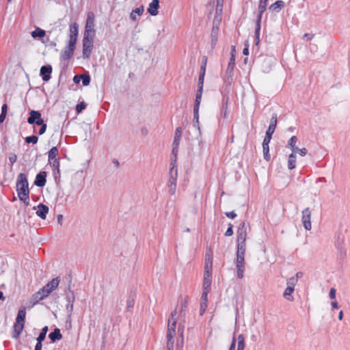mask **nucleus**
Returning a JSON list of instances; mask_svg holds the SVG:
<instances>
[{"label":"nucleus","instance_id":"nucleus-28","mask_svg":"<svg viewBox=\"0 0 350 350\" xmlns=\"http://www.w3.org/2000/svg\"><path fill=\"white\" fill-rule=\"evenodd\" d=\"M144 8L143 5H141L138 8H136L135 9H134L132 12L130 14V18L133 21H136V15H139V16H141L143 13H144Z\"/></svg>","mask_w":350,"mask_h":350},{"label":"nucleus","instance_id":"nucleus-53","mask_svg":"<svg viewBox=\"0 0 350 350\" xmlns=\"http://www.w3.org/2000/svg\"><path fill=\"white\" fill-rule=\"evenodd\" d=\"M18 198L20 200L23 201L26 206L29 205V194L26 195L25 197L22 196Z\"/></svg>","mask_w":350,"mask_h":350},{"label":"nucleus","instance_id":"nucleus-31","mask_svg":"<svg viewBox=\"0 0 350 350\" xmlns=\"http://www.w3.org/2000/svg\"><path fill=\"white\" fill-rule=\"evenodd\" d=\"M188 305V301L187 299H185L184 302L180 306V309L178 314V317L180 318V319L185 322V309L187 308Z\"/></svg>","mask_w":350,"mask_h":350},{"label":"nucleus","instance_id":"nucleus-23","mask_svg":"<svg viewBox=\"0 0 350 350\" xmlns=\"http://www.w3.org/2000/svg\"><path fill=\"white\" fill-rule=\"evenodd\" d=\"M41 116V113L39 111L31 110L29 116L27 118V122L29 124H33L37 120L42 118Z\"/></svg>","mask_w":350,"mask_h":350},{"label":"nucleus","instance_id":"nucleus-56","mask_svg":"<svg viewBox=\"0 0 350 350\" xmlns=\"http://www.w3.org/2000/svg\"><path fill=\"white\" fill-rule=\"evenodd\" d=\"M134 306V299L131 297H129V298L127 300V308H133Z\"/></svg>","mask_w":350,"mask_h":350},{"label":"nucleus","instance_id":"nucleus-52","mask_svg":"<svg viewBox=\"0 0 350 350\" xmlns=\"http://www.w3.org/2000/svg\"><path fill=\"white\" fill-rule=\"evenodd\" d=\"M272 135L265 134V137L264 138L262 146H269V144L271 139Z\"/></svg>","mask_w":350,"mask_h":350},{"label":"nucleus","instance_id":"nucleus-54","mask_svg":"<svg viewBox=\"0 0 350 350\" xmlns=\"http://www.w3.org/2000/svg\"><path fill=\"white\" fill-rule=\"evenodd\" d=\"M232 228H233L232 225L230 224H229V227L228 228L227 230L225 232V235L226 236L230 237V236H232L233 234Z\"/></svg>","mask_w":350,"mask_h":350},{"label":"nucleus","instance_id":"nucleus-8","mask_svg":"<svg viewBox=\"0 0 350 350\" xmlns=\"http://www.w3.org/2000/svg\"><path fill=\"white\" fill-rule=\"evenodd\" d=\"M94 18H95V15H94V12H89L88 13L86 24H85V33H84L85 36H86L88 34L94 36V33H95Z\"/></svg>","mask_w":350,"mask_h":350},{"label":"nucleus","instance_id":"nucleus-39","mask_svg":"<svg viewBox=\"0 0 350 350\" xmlns=\"http://www.w3.org/2000/svg\"><path fill=\"white\" fill-rule=\"evenodd\" d=\"M260 24L256 23L255 25V41L256 44H258L260 41Z\"/></svg>","mask_w":350,"mask_h":350},{"label":"nucleus","instance_id":"nucleus-5","mask_svg":"<svg viewBox=\"0 0 350 350\" xmlns=\"http://www.w3.org/2000/svg\"><path fill=\"white\" fill-rule=\"evenodd\" d=\"M16 191L18 198L25 197L26 195L29 194L27 178L23 173H20L17 176Z\"/></svg>","mask_w":350,"mask_h":350},{"label":"nucleus","instance_id":"nucleus-59","mask_svg":"<svg viewBox=\"0 0 350 350\" xmlns=\"http://www.w3.org/2000/svg\"><path fill=\"white\" fill-rule=\"evenodd\" d=\"M329 298L333 299L336 298V290L334 288H332L329 294Z\"/></svg>","mask_w":350,"mask_h":350},{"label":"nucleus","instance_id":"nucleus-7","mask_svg":"<svg viewBox=\"0 0 350 350\" xmlns=\"http://www.w3.org/2000/svg\"><path fill=\"white\" fill-rule=\"evenodd\" d=\"M94 35H86L83 38V57L90 58L93 49Z\"/></svg>","mask_w":350,"mask_h":350},{"label":"nucleus","instance_id":"nucleus-47","mask_svg":"<svg viewBox=\"0 0 350 350\" xmlns=\"http://www.w3.org/2000/svg\"><path fill=\"white\" fill-rule=\"evenodd\" d=\"M172 146H173V148H172V153L174 155V159H172L171 163H172L174 165H176L175 163L176 161V155H177V153H178V146H176V145H173V144H172Z\"/></svg>","mask_w":350,"mask_h":350},{"label":"nucleus","instance_id":"nucleus-41","mask_svg":"<svg viewBox=\"0 0 350 350\" xmlns=\"http://www.w3.org/2000/svg\"><path fill=\"white\" fill-rule=\"evenodd\" d=\"M48 329H49L48 327L47 326H44L42 329L41 332L40 333L38 337L37 338V340L44 341L45 338H46V333L48 332Z\"/></svg>","mask_w":350,"mask_h":350},{"label":"nucleus","instance_id":"nucleus-61","mask_svg":"<svg viewBox=\"0 0 350 350\" xmlns=\"http://www.w3.org/2000/svg\"><path fill=\"white\" fill-rule=\"evenodd\" d=\"M245 347V342H238L237 350H244Z\"/></svg>","mask_w":350,"mask_h":350},{"label":"nucleus","instance_id":"nucleus-36","mask_svg":"<svg viewBox=\"0 0 350 350\" xmlns=\"http://www.w3.org/2000/svg\"><path fill=\"white\" fill-rule=\"evenodd\" d=\"M293 291L294 288H293L292 287L287 286L283 294L284 297L288 301H293V297L291 295Z\"/></svg>","mask_w":350,"mask_h":350},{"label":"nucleus","instance_id":"nucleus-29","mask_svg":"<svg viewBox=\"0 0 350 350\" xmlns=\"http://www.w3.org/2000/svg\"><path fill=\"white\" fill-rule=\"evenodd\" d=\"M218 32H219V27L217 25H213L212 30H211V42L213 45H215L217 41L218 38Z\"/></svg>","mask_w":350,"mask_h":350},{"label":"nucleus","instance_id":"nucleus-26","mask_svg":"<svg viewBox=\"0 0 350 350\" xmlns=\"http://www.w3.org/2000/svg\"><path fill=\"white\" fill-rule=\"evenodd\" d=\"M45 297H46L44 293L42 292V291L40 289L37 293H34L31 297V302L33 305L36 304L40 301L44 299Z\"/></svg>","mask_w":350,"mask_h":350},{"label":"nucleus","instance_id":"nucleus-11","mask_svg":"<svg viewBox=\"0 0 350 350\" xmlns=\"http://www.w3.org/2000/svg\"><path fill=\"white\" fill-rule=\"evenodd\" d=\"M235 66V55L232 54L230 55V58L227 66V69L226 70V76L227 77V80L230 81L232 80V77L234 75V68Z\"/></svg>","mask_w":350,"mask_h":350},{"label":"nucleus","instance_id":"nucleus-22","mask_svg":"<svg viewBox=\"0 0 350 350\" xmlns=\"http://www.w3.org/2000/svg\"><path fill=\"white\" fill-rule=\"evenodd\" d=\"M49 207L44 204H39L38 205V210L36 211V215L40 217L42 219H45L46 217V214L49 213Z\"/></svg>","mask_w":350,"mask_h":350},{"label":"nucleus","instance_id":"nucleus-9","mask_svg":"<svg viewBox=\"0 0 350 350\" xmlns=\"http://www.w3.org/2000/svg\"><path fill=\"white\" fill-rule=\"evenodd\" d=\"M76 44L68 42V45L61 53V59L63 60H68L73 56Z\"/></svg>","mask_w":350,"mask_h":350},{"label":"nucleus","instance_id":"nucleus-57","mask_svg":"<svg viewBox=\"0 0 350 350\" xmlns=\"http://www.w3.org/2000/svg\"><path fill=\"white\" fill-rule=\"evenodd\" d=\"M46 128H47L46 124L42 125L40 129L38 131V134L40 135H43L46 132Z\"/></svg>","mask_w":350,"mask_h":350},{"label":"nucleus","instance_id":"nucleus-63","mask_svg":"<svg viewBox=\"0 0 350 350\" xmlns=\"http://www.w3.org/2000/svg\"><path fill=\"white\" fill-rule=\"evenodd\" d=\"M42 342L40 340H37V344L35 347V350H41L42 349Z\"/></svg>","mask_w":350,"mask_h":350},{"label":"nucleus","instance_id":"nucleus-60","mask_svg":"<svg viewBox=\"0 0 350 350\" xmlns=\"http://www.w3.org/2000/svg\"><path fill=\"white\" fill-rule=\"evenodd\" d=\"M235 345H236V338L234 336L232 340V342L230 344L229 350H235Z\"/></svg>","mask_w":350,"mask_h":350},{"label":"nucleus","instance_id":"nucleus-49","mask_svg":"<svg viewBox=\"0 0 350 350\" xmlns=\"http://www.w3.org/2000/svg\"><path fill=\"white\" fill-rule=\"evenodd\" d=\"M206 62H207V58L206 57L204 56L202 57V62L200 66V71L205 72H206Z\"/></svg>","mask_w":350,"mask_h":350},{"label":"nucleus","instance_id":"nucleus-18","mask_svg":"<svg viewBox=\"0 0 350 350\" xmlns=\"http://www.w3.org/2000/svg\"><path fill=\"white\" fill-rule=\"evenodd\" d=\"M70 34L68 42L76 44L78 36V25L76 23L70 26Z\"/></svg>","mask_w":350,"mask_h":350},{"label":"nucleus","instance_id":"nucleus-12","mask_svg":"<svg viewBox=\"0 0 350 350\" xmlns=\"http://www.w3.org/2000/svg\"><path fill=\"white\" fill-rule=\"evenodd\" d=\"M247 227L245 223L243 221L240 224L239 229L237 230V241L245 242L247 239Z\"/></svg>","mask_w":350,"mask_h":350},{"label":"nucleus","instance_id":"nucleus-64","mask_svg":"<svg viewBox=\"0 0 350 350\" xmlns=\"http://www.w3.org/2000/svg\"><path fill=\"white\" fill-rule=\"evenodd\" d=\"M81 81V75H75L74 77H73V81L75 83H79Z\"/></svg>","mask_w":350,"mask_h":350},{"label":"nucleus","instance_id":"nucleus-58","mask_svg":"<svg viewBox=\"0 0 350 350\" xmlns=\"http://www.w3.org/2000/svg\"><path fill=\"white\" fill-rule=\"evenodd\" d=\"M17 160V156L15 154H12L9 157V161L11 164H14Z\"/></svg>","mask_w":350,"mask_h":350},{"label":"nucleus","instance_id":"nucleus-20","mask_svg":"<svg viewBox=\"0 0 350 350\" xmlns=\"http://www.w3.org/2000/svg\"><path fill=\"white\" fill-rule=\"evenodd\" d=\"M204 75L205 72L200 71V74L198 78V90L196 95V98H202Z\"/></svg>","mask_w":350,"mask_h":350},{"label":"nucleus","instance_id":"nucleus-32","mask_svg":"<svg viewBox=\"0 0 350 350\" xmlns=\"http://www.w3.org/2000/svg\"><path fill=\"white\" fill-rule=\"evenodd\" d=\"M58 154V148L56 146L52 147L48 152L49 161H51L52 159H57Z\"/></svg>","mask_w":350,"mask_h":350},{"label":"nucleus","instance_id":"nucleus-48","mask_svg":"<svg viewBox=\"0 0 350 350\" xmlns=\"http://www.w3.org/2000/svg\"><path fill=\"white\" fill-rule=\"evenodd\" d=\"M297 282V278L292 277L288 280L287 286L292 287L293 288L295 289V286L296 285Z\"/></svg>","mask_w":350,"mask_h":350},{"label":"nucleus","instance_id":"nucleus-17","mask_svg":"<svg viewBox=\"0 0 350 350\" xmlns=\"http://www.w3.org/2000/svg\"><path fill=\"white\" fill-rule=\"evenodd\" d=\"M68 291H69L70 292L71 296L67 295V297H66V299H67L68 303H67V304L66 306V310H67L68 312H69L70 314L72 313V310H73V306H74V302H75V297L74 292L70 291V285L68 287Z\"/></svg>","mask_w":350,"mask_h":350},{"label":"nucleus","instance_id":"nucleus-45","mask_svg":"<svg viewBox=\"0 0 350 350\" xmlns=\"http://www.w3.org/2000/svg\"><path fill=\"white\" fill-rule=\"evenodd\" d=\"M25 141L27 144H36L38 141V137L36 135H31L26 137Z\"/></svg>","mask_w":350,"mask_h":350},{"label":"nucleus","instance_id":"nucleus-42","mask_svg":"<svg viewBox=\"0 0 350 350\" xmlns=\"http://www.w3.org/2000/svg\"><path fill=\"white\" fill-rule=\"evenodd\" d=\"M81 80L84 86H87L90 83V77L88 74L81 75Z\"/></svg>","mask_w":350,"mask_h":350},{"label":"nucleus","instance_id":"nucleus-40","mask_svg":"<svg viewBox=\"0 0 350 350\" xmlns=\"http://www.w3.org/2000/svg\"><path fill=\"white\" fill-rule=\"evenodd\" d=\"M60 282V278L59 277H57L55 278H53L51 281H50L48 284L52 288V289L55 290Z\"/></svg>","mask_w":350,"mask_h":350},{"label":"nucleus","instance_id":"nucleus-13","mask_svg":"<svg viewBox=\"0 0 350 350\" xmlns=\"http://www.w3.org/2000/svg\"><path fill=\"white\" fill-rule=\"evenodd\" d=\"M202 98H196L195 100V105L193 107V126L200 129L199 127V109Z\"/></svg>","mask_w":350,"mask_h":350},{"label":"nucleus","instance_id":"nucleus-24","mask_svg":"<svg viewBox=\"0 0 350 350\" xmlns=\"http://www.w3.org/2000/svg\"><path fill=\"white\" fill-rule=\"evenodd\" d=\"M277 124V115L275 113L272 116L269 126L266 131L267 135H272L275 130Z\"/></svg>","mask_w":350,"mask_h":350},{"label":"nucleus","instance_id":"nucleus-1","mask_svg":"<svg viewBox=\"0 0 350 350\" xmlns=\"http://www.w3.org/2000/svg\"><path fill=\"white\" fill-rule=\"evenodd\" d=\"M246 250L245 242L237 241V256L235 265L237 268V275L239 279L243 278L245 271V254Z\"/></svg>","mask_w":350,"mask_h":350},{"label":"nucleus","instance_id":"nucleus-50","mask_svg":"<svg viewBox=\"0 0 350 350\" xmlns=\"http://www.w3.org/2000/svg\"><path fill=\"white\" fill-rule=\"evenodd\" d=\"M298 152L301 156H305L307 154V149L306 148H299L295 146V152Z\"/></svg>","mask_w":350,"mask_h":350},{"label":"nucleus","instance_id":"nucleus-15","mask_svg":"<svg viewBox=\"0 0 350 350\" xmlns=\"http://www.w3.org/2000/svg\"><path fill=\"white\" fill-rule=\"evenodd\" d=\"M51 72L52 67L51 65L42 66L40 68V76L44 81H48L51 79Z\"/></svg>","mask_w":350,"mask_h":350},{"label":"nucleus","instance_id":"nucleus-38","mask_svg":"<svg viewBox=\"0 0 350 350\" xmlns=\"http://www.w3.org/2000/svg\"><path fill=\"white\" fill-rule=\"evenodd\" d=\"M297 138L296 136H292L288 142V145L290 146L293 152H295V146Z\"/></svg>","mask_w":350,"mask_h":350},{"label":"nucleus","instance_id":"nucleus-16","mask_svg":"<svg viewBox=\"0 0 350 350\" xmlns=\"http://www.w3.org/2000/svg\"><path fill=\"white\" fill-rule=\"evenodd\" d=\"M46 172H39L36 176V180L34 181L35 185L39 187H44L46 183Z\"/></svg>","mask_w":350,"mask_h":350},{"label":"nucleus","instance_id":"nucleus-51","mask_svg":"<svg viewBox=\"0 0 350 350\" xmlns=\"http://www.w3.org/2000/svg\"><path fill=\"white\" fill-rule=\"evenodd\" d=\"M221 114L223 116L224 118H227L228 117V110H227V104H223Z\"/></svg>","mask_w":350,"mask_h":350},{"label":"nucleus","instance_id":"nucleus-62","mask_svg":"<svg viewBox=\"0 0 350 350\" xmlns=\"http://www.w3.org/2000/svg\"><path fill=\"white\" fill-rule=\"evenodd\" d=\"M8 107L7 103H4V104L2 105V107H1V113H3L7 114V113H8Z\"/></svg>","mask_w":350,"mask_h":350},{"label":"nucleus","instance_id":"nucleus-33","mask_svg":"<svg viewBox=\"0 0 350 350\" xmlns=\"http://www.w3.org/2000/svg\"><path fill=\"white\" fill-rule=\"evenodd\" d=\"M296 164V156L295 152L291 153L288 159V168L289 170H293L295 167Z\"/></svg>","mask_w":350,"mask_h":350},{"label":"nucleus","instance_id":"nucleus-19","mask_svg":"<svg viewBox=\"0 0 350 350\" xmlns=\"http://www.w3.org/2000/svg\"><path fill=\"white\" fill-rule=\"evenodd\" d=\"M159 1L152 0L148 5V12L152 16H157L159 13Z\"/></svg>","mask_w":350,"mask_h":350},{"label":"nucleus","instance_id":"nucleus-34","mask_svg":"<svg viewBox=\"0 0 350 350\" xmlns=\"http://www.w3.org/2000/svg\"><path fill=\"white\" fill-rule=\"evenodd\" d=\"M266 9H267L266 5L260 4V3L258 4V14L257 16L256 23H258L259 24H261L262 16V14L264 13V12L266 10Z\"/></svg>","mask_w":350,"mask_h":350},{"label":"nucleus","instance_id":"nucleus-27","mask_svg":"<svg viewBox=\"0 0 350 350\" xmlns=\"http://www.w3.org/2000/svg\"><path fill=\"white\" fill-rule=\"evenodd\" d=\"M49 337L52 342H55V341L62 339V335L60 332V329L55 328L53 332L49 334Z\"/></svg>","mask_w":350,"mask_h":350},{"label":"nucleus","instance_id":"nucleus-55","mask_svg":"<svg viewBox=\"0 0 350 350\" xmlns=\"http://www.w3.org/2000/svg\"><path fill=\"white\" fill-rule=\"evenodd\" d=\"M225 215L227 217L230 219H234L237 217V214L233 211L230 212H226Z\"/></svg>","mask_w":350,"mask_h":350},{"label":"nucleus","instance_id":"nucleus-6","mask_svg":"<svg viewBox=\"0 0 350 350\" xmlns=\"http://www.w3.org/2000/svg\"><path fill=\"white\" fill-rule=\"evenodd\" d=\"M178 177V170L176 165L172 163H170V168L168 173V183L167 186L169 193L171 195H174L176 189V180Z\"/></svg>","mask_w":350,"mask_h":350},{"label":"nucleus","instance_id":"nucleus-37","mask_svg":"<svg viewBox=\"0 0 350 350\" xmlns=\"http://www.w3.org/2000/svg\"><path fill=\"white\" fill-rule=\"evenodd\" d=\"M49 164L52 167L53 171L57 170L59 171V160L58 158L52 159L51 161H49Z\"/></svg>","mask_w":350,"mask_h":350},{"label":"nucleus","instance_id":"nucleus-21","mask_svg":"<svg viewBox=\"0 0 350 350\" xmlns=\"http://www.w3.org/2000/svg\"><path fill=\"white\" fill-rule=\"evenodd\" d=\"M208 293L202 292L201 296V303L200 308V314L203 315L207 308Z\"/></svg>","mask_w":350,"mask_h":350},{"label":"nucleus","instance_id":"nucleus-25","mask_svg":"<svg viewBox=\"0 0 350 350\" xmlns=\"http://www.w3.org/2000/svg\"><path fill=\"white\" fill-rule=\"evenodd\" d=\"M284 2L282 0H278L275 1V3H272L269 7V10L271 12H279L284 7Z\"/></svg>","mask_w":350,"mask_h":350},{"label":"nucleus","instance_id":"nucleus-35","mask_svg":"<svg viewBox=\"0 0 350 350\" xmlns=\"http://www.w3.org/2000/svg\"><path fill=\"white\" fill-rule=\"evenodd\" d=\"M45 31L39 28V27H37L34 31H33L31 32V36L33 38H43L44 36H45Z\"/></svg>","mask_w":350,"mask_h":350},{"label":"nucleus","instance_id":"nucleus-2","mask_svg":"<svg viewBox=\"0 0 350 350\" xmlns=\"http://www.w3.org/2000/svg\"><path fill=\"white\" fill-rule=\"evenodd\" d=\"M212 267L213 258L212 252L209 250V253L206 252L204 262V273L203 278V291L209 293L212 282Z\"/></svg>","mask_w":350,"mask_h":350},{"label":"nucleus","instance_id":"nucleus-43","mask_svg":"<svg viewBox=\"0 0 350 350\" xmlns=\"http://www.w3.org/2000/svg\"><path fill=\"white\" fill-rule=\"evenodd\" d=\"M40 290L46 297H48L49 295L53 291V289H52V288L49 286V284H48V283L46 285H44L42 288H40Z\"/></svg>","mask_w":350,"mask_h":350},{"label":"nucleus","instance_id":"nucleus-4","mask_svg":"<svg viewBox=\"0 0 350 350\" xmlns=\"http://www.w3.org/2000/svg\"><path fill=\"white\" fill-rule=\"evenodd\" d=\"M25 307H21L18 311L16 322L13 326L14 330L12 332V338H18L21 333L23 332L25 326Z\"/></svg>","mask_w":350,"mask_h":350},{"label":"nucleus","instance_id":"nucleus-30","mask_svg":"<svg viewBox=\"0 0 350 350\" xmlns=\"http://www.w3.org/2000/svg\"><path fill=\"white\" fill-rule=\"evenodd\" d=\"M181 135H182L181 127L176 128L175 134H174V137L173 145L179 146Z\"/></svg>","mask_w":350,"mask_h":350},{"label":"nucleus","instance_id":"nucleus-14","mask_svg":"<svg viewBox=\"0 0 350 350\" xmlns=\"http://www.w3.org/2000/svg\"><path fill=\"white\" fill-rule=\"evenodd\" d=\"M343 243V237L341 238L340 236H338L336 241L335 245L338 250V255L340 258H343L346 256V250L344 247Z\"/></svg>","mask_w":350,"mask_h":350},{"label":"nucleus","instance_id":"nucleus-44","mask_svg":"<svg viewBox=\"0 0 350 350\" xmlns=\"http://www.w3.org/2000/svg\"><path fill=\"white\" fill-rule=\"evenodd\" d=\"M262 150H263V157H264V159L267 161H269L271 159V156L269 154V146H262Z\"/></svg>","mask_w":350,"mask_h":350},{"label":"nucleus","instance_id":"nucleus-46","mask_svg":"<svg viewBox=\"0 0 350 350\" xmlns=\"http://www.w3.org/2000/svg\"><path fill=\"white\" fill-rule=\"evenodd\" d=\"M87 105L85 102L82 101L77 105L76 106V111L77 113H80L82 112L83 109H85Z\"/></svg>","mask_w":350,"mask_h":350},{"label":"nucleus","instance_id":"nucleus-3","mask_svg":"<svg viewBox=\"0 0 350 350\" xmlns=\"http://www.w3.org/2000/svg\"><path fill=\"white\" fill-rule=\"evenodd\" d=\"M178 311L175 309L170 314L168 319L167 332V350H174V336L176 334V315Z\"/></svg>","mask_w":350,"mask_h":350},{"label":"nucleus","instance_id":"nucleus-10","mask_svg":"<svg viewBox=\"0 0 350 350\" xmlns=\"http://www.w3.org/2000/svg\"><path fill=\"white\" fill-rule=\"evenodd\" d=\"M311 211L309 208H306L302 211V217L301 221L303 223V225L306 230H311L312 225H311Z\"/></svg>","mask_w":350,"mask_h":350}]
</instances>
